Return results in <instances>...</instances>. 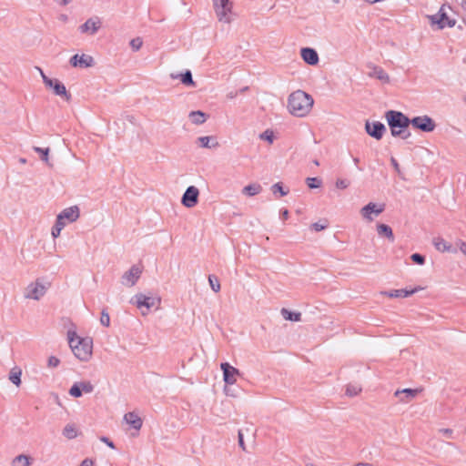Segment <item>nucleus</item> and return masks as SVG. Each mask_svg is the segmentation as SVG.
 <instances>
[{"instance_id":"obj_29","label":"nucleus","mask_w":466,"mask_h":466,"mask_svg":"<svg viewBox=\"0 0 466 466\" xmlns=\"http://www.w3.org/2000/svg\"><path fill=\"white\" fill-rule=\"evenodd\" d=\"M190 121L195 125H201L207 121V115L200 111H191L188 115Z\"/></svg>"},{"instance_id":"obj_45","label":"nucleus","mask_w":466,"mask_h":466,"mask_svg":"<svg viewBox=\"0 0 466 466\" xmlns=\"http://www.w3.org/2000/svg\"><path fill=\"white\" fill-rule=\"evenodd\" d=\"M60 364V360L56 356H50L47 359V366L49 368H56Z\"/></svg>"},{"instance_id":"obj_11","label":"nucleus","mask_w":466,"mask_h":466,"mask_svg":"<svg viewBox=\"0 0 466 466\" xmlns=\"http://www.w3.org/2000/svg\"><path fill=\"white\" fill-rule=\"evenodd\" d=\"M422 392L421 388L410 389L406 388L402 390H397L394 392V397L400 404H408L414 400Z\"/></svg>"},{"instance_id":"obj_44","label":"nucleus","mask_w":466,"mask_h":466,"mask_svg":"<svg viewBox=\"0 0 466 466\" xmlns=\"http://www.w3.org/2000/svg\"><path fill=\"white\" fill-rule=\"evenodd\" d=\"M410 258L413 262L419 264V265H423L425 263V258L420 255V254H418V253H414L410 256Z\"/></svg>"},{"instance_id":"obj_43","label":"nucleus","mask_w":466,"mask_h":466,"mask_svg":"<svg viewBox=\"0 0 466 466\" xmlns=\"http://www.w3.org/2000/svg\"><path fill=\"white\" fill-rule=\"evenodd\" d=\"M100 323L105 327H109L110 325V317L106 310L101 312Z\"/></svg>"},{"instance_id":"obj_25","label":"nucleus","mask_w":466,"mask_h":466,"mask_svg":"<svg viewBox=\"0 0 466 466\" xmlns=\"http://www.w3.org/2000/svg\"><path fill=\"white\" fill-rule=\"evenodd\" d=\"M262 191V187L258 183H251L245 186L241 192L246 197H254L258 195Z\"/></svg>"},{"instance_id":"obj_37","label":"nucleus","mask_w":466,"mask_h":466,"mask_svg":"<svg viewBox=\"0 0 466 466\" xmlns=\"http://www.w3.org/2000/svg\"><path fill=\"white\" fill-rule=\"evenodd\" d=\"M306 183L309 188H318L321 186L322 181L319 177H308Z\"/></svg>"},{"instance_id":"obj_32","label":"nucleus","mask_w":466,"mask_h":466,"mask_svg":"<svg viewBox=\"0 0 466 466\" xmlns=\"http://www.w3.org/2000/svg\"><path fill=\"white\" fill-rule=\"evenodd\" d=\"M63 435L68 440L76 439L78 436V430L75 424L68 423L63 429Z\"/></svg>"},{"instance_id":"obj_15","label":"nucleus","mask_w":466,"mask_h":466,"mask_svg":"<svg viewBox=\"0 0 466 466\" xmlns=\"http://www.w3.org/2000/svg\"><path fill=\"white\" fill-rule=\"evenodd\" d=\"M199 190L195 186L188 187L182 196L181 203L187 208H194L198 201Z\"/></svg>"},{"instance_id":"obj_14","label":"nucleus","mask_w":466,"mask_h":466,"mask_svg":"<svg viewBox=\"0 0 466 466\" xmlns=\"http://www.w3.org/2000/svg\"><path fill=\"white\" fill-rule=\"evenodd\" d=\"M410 124L413 127L420 129L423 132H431L435 129V123L428 116H416L410 119Z\"/></svg>"},{"instance_id":"obj_46","label":"nucleus","mask_w":466,"mask_h":466,"mask_svg":"<svg viewBox=\"0 0 466 466\" xmlns=\"http://www.w3.org/2000/svg\"><path fill=\"white\" fill-rule=\"evenodd\" d=\"M439 433L443 435L444 437L448 438V439H452L453 438V431L451 429H440L439 431Z\"/></svg>"},{"instance_id":"obj_35","label":"nucleus","mask_w":466,"mask_h":466,"mask_svg":"<svg viewBox=\"0 0 466 466\" xmlns=\"http://www.w3.org/2000/svg\"><path fill=\"white\" fill-rule=\"evenodd\" d=\"M271 191L274 195H277L279 193L280 197H284L289 193V189L285 188L282 183L279 182L272 185Z\"/></svg>"},{"instance_id":"obj_50","label":"nucleus","mask_w":466,"mask_h":466,"mask_svg":"<svg viewBox=\"0 0 466 466\" xmlns=\"http://www.w3.org/2000/svg\"><path fill=\"white\" fill-rule=\"evenodd\" d=\"M311 228L316 230V231H320V230H323L327 228V225H321L319 223H313L311 225Z\"/></svg>"},{"instance_id":"obj_49","label":"nucleus","mask_w":466,"mask_h":466,"mask_svg":"<svg viewBox=\"0 0 466 466\" xmlns=\"http://www.w3.org/2000/svg\"><path fill=\"white\" fill-rule=\"evenodd\" d=\"M100 441L104 443H106L109 448L115 449V445L113 441H111L107 437H101Z\"/></svg>"},{"instance_id":"obj_17","label":"nucleus","mask_w":466,"mask_h":466,"mask_svg":"<svg viewBox=\"0 0 466 466\" xmlns=\"http://www.w3.org/2000/svg\"><path fill=\"white\" fill-rule=\"evenodd\" d=\"M220 369L223 371V380L227 384L233 385L237 382L238 377L240 375L237 368L228 362H223L220 364Z\"/></svg>"},{"instance_id":"obj_47","label":"nucleus","mask_w":466,"mask_h":466,"mask_svg":"<svg viewBox=\"0 0 466 466\" xmlns=\"http://www.w3.org/2000/svg\"><path fill=\"white\" fill-rule=\"evenodd\" d=\"M456 245L458 246L461 252L466 256V242L459 239L456 241Z\"/></svg>"},{"instance_id":"obj_40","label":"nucleus","mask_w":466,"mask_h":466,"mask_svg":"<svg viewBox=\"0 0 466 466\" xmlns=\"http://www.w3.org/2000/svg\"><path fill=\"white\" fill-rule=\"evenodd\" d=\"M82 390L80 389V387L78 386V384L76 382L75 384H73V386L70 388L69 390V394L72 396V397H75V398H79L82 396Z\"/></svg>"},{"instance_id":"obj_8","label":"nucleus","mask_w":466,"mask_h":466,"mask_svg":"<svg viewBox=\"0 0 466 466\" xmlns=\"http://www.w3.org/2000/svg\"><path fill=\"white\" fill-rule=\"evenodd\" d=\"M36 69L38 70L46 88L51 89L56 96L64 98L66 101L70 100L71 96L62 82L56 78L48 77L40 67H36Z\"/></svg>"},{"instance_id":"obj_23","label":"nucleus","mask_w":466,"mask_h":466,"mask_svg":"<svg viewBox=\"0 0 466 466\" xmlns=\"http://www.w3.org/2000/svg\"><path fill=\"white\" fill-rule=\"evenodd\" d=\"M435 248L440 252H455L452 246L442 238H436L433 239Z\"/></svg>"},{"instance_id":"obj_41","label":"nucleus","mask_w":466,"mask_h":466,"mask_svg":"<svg viewBox=\"0 0 466 466\" xmlns=\"http://www.w3.org/2000/svg\"><path fill=\"white\" fill-rule=\"evenodd\" d=\"M259 137L262 139V140H266L268 141L269 144H272L273 141H274V135H273V132L271 130H268L267 129L266 131H264L262 134H260Z\"/></svg>"},{"instance_id":"obj_30","label":"nucleus","mask_w":466,"mask_h":466,"mask_svg":"<svg viewBox=\"0 0 466 466\" xmlns=\"http://www.w3.org/2000/svg\"><path fill=\"white\" fill-rule=\"evenodd\" d=\"M22 370L19 367H14L9 372L8 379L16 387L21 385Z\"/></svg>"},{"instance_id":"obj_6","label":"nucleus","mask_w":466,"mask_h":466,"mask_svg":"<svg viewBox=\"0 0 466 466\" xmlns=\"http://www.w3.org/2000/svg\"><path fill=\"white\" fill-rule=\"evenodd\" d=\"M213 6L218 22L230 24L234 20L236 14L233 0H213Z\"/></svg>"},{"instance_id":"obj_21","label":"nucleus","mask_w":466,"mask_h":466,"mask_svg":"<svg viewBox=\"0 0 466 466\" xmlns=\"http://www.w3.org/2000/svg\"><path fill=\"white\" fill-rule=\"evenodd\" d=\"M123 419L127 424H128L131 428H133L137 431H140V429L142 428L143 420L138 416V414L134 411L126 413L124 415Z\"/></svg>"},{"instance_id":"obj_10","label":"nucleus","mask_w":466,"mask_h":466,"mask_svg":"<svg viewBox=\"0 0 466 466\" xmlns=\"http://www.w3.org/2000/svg\"><path fill=\"white\" fill-rule=\"evenodd\" d=\"M384 204L370 202L361 208L360 213L364 220L372 222L375 218L379 217L384 211Z\"/></svg>"},{"instance_id":"obj_24","label":"nucleus","mask_w":466,"mask_h":466,"mask_svg":"<svg viewBox=\"0 0 466 466\" xmlns=\"http://www.w3.org/2000/svg\"><path fill=\"white\" fill-rule=\"evenodd\" d=\"M376 228H377L378 235L380 237H385L391 242L394 241V234H393L392 228L390 226H388L386 224L380 223V224H377Z\"/></svg>"},{"instance_id":"obj_2","label":"nucleus","mask_w":466,"mask_h":466,"mask_svg":"<svg viewBox=\"0 0 466 466\" xmlns=\"http://www.w3.org/2000/svg\"><path fill=\"white\" fill-rule=\"evenodd\" d=\"M67 339L69 347L76 359L88 361L92 357L93 340L89 337L82 338L74 329H68Z\"/></svg>"},{"instance_id":"obj_34","label":"nucleus","mask_w":466,"mask_h":466,"mask_svg":"<svg viewBox=\"0 0 466 466\" xmlns=\"http://www.w3.org/2000/svg\"><path fill=\"white\" fill-rule=\"evenodd\" d=\"M33 149L35 152L40 154L41 159L45 163L49 164V151H50L49 147L42 148L39 147H34Z\"/></svg>"},{"instance_id":"obj_26","label":"nucleus","mask_w":466,"mask_h":466,"mask_svg":"<svg viewBox=\"0 0 466 466\" xmlns=\"http://www.w3.org/2000/svg\"><path fill=\"white\" fill-rule=\"evenodd\" d=\"M369 76L383 83L390 82V76L380 66H374Z\"/></svg>"},{"instance_id":"obj_18","label":"nucleus","mask_w":466,"mask_h":466,"mask_svg":"<svg viewBox=\"0 0 466 466\" xmlns=\"http://www.w3.org/2000/svg\"><path fill=\"white\" fill-rule=\"evenodd\" d=\"M365 129L370 137L378 140H380L383 137V134L386 131L385 126L378 121L371 123L367 122L365 125Z\"/></svg>"},{"instance_id":"obj_52","label":"nucleus","mask_w":466,"mask_h":466,"mask_svg":"<svg viewBox=\"0 0 466 466\" xmlns=\"http://www.w3.org/2000/svg\"><path fill=\"white\" fill-rule=\"evenodd\" d=\"M73 0H55V2L60 5V6H65V5H67L69 3H71Z\"/></svg>"},{"instance_id":"obj_3","label":"nucleus","mask_w":466,"mask_h":466,"mask_svg":"<svg viewBox=\"0 0 466 466\" xmlns=\"http://www.w3.org/2000/svg\"><path fill=\"white\" fill-rule=\"evenodd\" d=\"M385 117L393 137H400L406 139L410 136L408 130L410 120L404 114L399 111L390 110L386 113Z\"/></svg>"},{"instance_id":"obj_48","label":"nucleus","mask_w":466,"mask_h":466,"mask_svg":"<svg viewBox=\"0 0 466 466\" xmlns=\"http://www.w3.org/2000/svg\"><path fill=\"white\" fill-rule=\"evenodd\" d=\"M238 445H239V447L243 451H246V445H245V442H244V437H243L242 431H238Z\"/></svg>"},{"instance_id":"obj_53","label":"nucleus","mask_w":466,"mask_h":466,"mask_svg":"<svg viewBox=\"0 0 466 466\" xmlns=\"http://www.w3.org/2000/svg\"><path fill=\"white\" fill-rule=\"evenodd\" d=\"M390 162L394 167V169L399 173L400 172V166L397 160L394 157H391Z\"/></svg>"},{"instance_id":"obj_55","label":"nucleus","mask_w":466,"mask_h":466,"mask_svg":"<svg viewBox=\"0 0 466 466\" xmlns=\"http://www.w3.org/2000/svg\"><path fill=\"white\" fill-rule=\"evenodd\" d=\"M61 19H62L63 21H66V20L67 19V16H66V15H61Z\"/></svg>"},{"instance_id":"obj_27","label":"nucleus","mask_w":466,"mask_h":466,"mask_svg":"<svg viewBox=\"0 0 466 466\" xmlns=\"http://www.w3.org/2000/svg\"><path fill=\"white\" fill-rule=\"evenodd\" d=\"M170 76L172 79L180 78L181 83L185 86H196V83L193 81L192 74L189 70L180 75L171 74Z\"/></svg>"},{"instance_id":"obj_13","label":"nucleus","mask_w":466,"mask_h":466,"mask_svg":"<svg viewBox=\"0 0 466 466\" xmlns=\"http://www.w3.org/2000/svg\"><path fill=\"white\" fill-rule=\"evenodd\" d=\"M102 27V21L99 17L94 16L88 18L83 25L78 27V30L83 35H94Z\"/></svg>"},{"instance_id":"obj_54","label":"nucleus","mask_w":466,"mask_h":466,"mask_svg":"<svg viewBox=\"0 0 466 466\" xmlns=\"http://www.w3.org/2000/svg\"><path fill=\"white\" fill-rule=\"evenodd\" d=\"M281 218L284 220H286L289 218V210L288 209H284L281 211Z\"/></svg>"},{"instance_id":"obj_1","label":"nucleus","mask_w":466,"mask_h":466,"mask_svg":"<svg viewBox=\"0 0 466 466\" xmlns=\"http://www.w3.org/2000/svg\"><path fill=\"white\" fill-rule=\"evenodd\" d=\"M314 106V98L307 92L298 89L288 96L287 109L289 113L296 117L309 116Z\"/></svg>"},{"instance_id":"obj_9","label":"nucleus","mask_w":466,"mask_h":466,"mask_svg":"<svg viewBox=\"0 0 466 466\" xmlns=\"http://www.w3.org/2000/svg\"><path fill=\"white\" fill-rule=\"evenodd\" d=\"M131 302L134 303L137 309H141L143 315H147L151 309L159 308L161 299L159 297H150L138 293L134 296Z\"/></svg>"},{"instance_id":"obj_19","label":"nucleus","mask_w":466,"mask_h":466,"mask_svg":"<svg viewBox=\"0 0 466 466\" xmlns=\"http://www.w3.org/2000/svg\"><path fill=\"white\" fill-rule=\"evenodd\" d=\"M197 145L201 148L216 149L220 147V144L215 136L199 137L196 140Z\"/></svg>"},{"instance_id":"obj_7","label":"nucleus","mask_w":466,"mask_h":466,"mask_svg":"<svg viewBox=\"0 0 466 466\" xmlns=\"http://www.w3.org/2000/svg\"><path fill=\"white\" fill-rule=\"evenodd\" d=\"M50 287L48 281L43 279H37L30 282L24 290V298L32 300H40L46 293Z\"/></svg>"},{"instance_id":"obj_57","label":"nucleus","mask_w":466,"mask_h":466,"mask_svg":"<svg viewBox=\"0 0 466 466\" xmlns=\"http://www.w3.org/2000/svg\"><path fill=\"white\" fill-rule=\"evenodd\" d=\"M20 162H21V163H25V158H22V159H20Z\"/></svg>"},{"instance_id":"obj_36","label":"nucleus","mask_w":466,"mask_h":466,"mask_svg":"<svg viewBox=\"0 0 466 466\" xmlns=\"http://www.w3.org/2000/svg\"><path fill=\"white\" fill-rule=\"evenodd\" d=\"M80 387L82 392L91 393L94 390V385L90 381H79L76 382Z\"/></svg>"},{"instance_id":"obj_42","label":"nucleus","mask_w":466,"mask_h":466,"mask_svg":"<svg viewBox=\"0 0 466 466\" xmlns=\"http://www.w3.org/2000/svg\"><path fill=\"white\" fill-rule=\"evenodd\" d=\"M350 180L346 178H338L335 182V186L339 189H346L350 186Z\"/></svg>"},{"instance_id":"obj_31","label":"nucleus","mask_w":466,"mask_h":466,"mask_svg":"<svg viewBox=\"0 0 466 466\" xmlns=\"http://www.w3.org/2000/svg\"><path fill=\"white\" fill-rule=\"evenodd\" d=\"M362 391V387L359 383H349L345 386V394L348 397H356Z\"/></svg>"},{"instance_id":"obj_51","label":"nucleus","mask_w":466,"mask_h":466,"mask_svg":"<svg viewBox=\"0 0 466 466\" xmlns=\"http://www.w3.org/2000/svg\"><path fill=\"white\" fill-rule=\"evenodd\" d=\"M79 466H95V462L93 460L86 458L84 461H82Z\"/></svg>"},{"instance_id":"obj_56","label":"nucleus","mask_w":466,"mask_h":466,"mask_svg":"<svg viewBox=\"0 0 466 466\" xmlns=\"http://www.w3.org/2000/svg\"><path fill=\"white\" fill-rule=\"evenodd\" d=\"M314 164H315L316 166H319V161H318V160H315V161H314Z\"/></svg>"},{"instance_id":"obj_39","label":"nucleus","mask_w":466,"mask_h":466,"mask_svg":"<svg viewBox=\"0 0 466 466\" xmlns=\"http://www.w3.org/2000/svg\"><path fill=\"white\" fill-rule=\"evenodd\" d=\"M208 282L214 292L218 293L220 290V283L216 278L209 276Z\"/></svg>"},{"instance_id":"obj_12","label":"nucleus","mask_w":466,"mask_h":466,"mask_svg":"<svg viewBox=\"0 0 466 466\" xmlns=\"http://www.w3.org/2000/svg\"><path fill=\"white\" fill-rule=\"evenodd\" d=\"M142 274V267L139 265H133L127 271H126L122 278L121 283L126 287H133L140 279Z\"/></svg>"},{"instance_id":"obj_28","label":"nucleus","mask_w":466,"mask_h":466,"mask_svg":"<svg viewBox=\"0 0 466 466\" xmlns=\"http://www.w3.org/2000/svg\"><path fill=\"white\" fill-rule=\"evenodd\" d=\"M33 459L25 454L15 456L12 461L11 466H31Z\"/></svg>"},{"instance_id":"obj_22","label":"nucleus","mask_w":466,"mask_h":466,"mask_svg":"<svg viewBox=\"0 0 466 466\" xmlns=\"http://www.w3.org/2000/svg\"><path fill=\"white\" fill-rule=\"evenodd\" d=\"M420 289H414L411 290L407 289H392L389 291L381 292L382 295L387 296L389 298H407L412 294H414Z\"/></svg>"},{"instance_id":"obj_38","label":"nucleus","mask_w":466,"mask_h":466,"mask_svg":"<svg viewBox=\"0 0 466 466\" xmlns=\"http://www.w3.org/2000/svg\"><path fill=\"white\" fill-rule=\"evenodd\" d=\"M129 46L133 51H138L143 46V40L141 37H136L130 40Z\"/></svg>"},{"instance_id":"obj_4","label":"nucleus","mask_w":466,"mask_h":466,"mask_svg":"<svg viewBox=\"0 0 466 466\" xmlns=\"http://www.w3.org/2000/svg\"><path fill=\"white\" fill-rule=\"evenodd\" d=\"M80 218V208L78 206H71L64 208L56 215L54 226L51 228V236L54 239L57 238L61 231L67 224L76 222Z\"/></svg>"},{"instance_id":"obj_16","label":"nucleus","mask_w":466,"mask_h":466,"mask_svg":"<svg viewBox=\"0 0 466 466\" xmlns=\"http://www.w3.org/2000/svg\"><path fill=\"white\" fill-rule=\"evenodd\" d=\"M69 63L71 66L76 67V68H88L92 67L95 65V60L92 56L82 54L74 55L70 60Z\"/></svg>"},{"instance_id":"obj_5","label":"nucleus","mask_w":466,"mask_h":466,"mask_svg":"<svg viewBox=\"0 0 466 466\" xmlns=\"http://www.w3.org/2000/svg\"><path fill=\"white\" fill-rule=\"evenodd\" d=\"M453 11L449 5H442L437 14L429 15L428 18L431 25H435L437 29L453 27L456 25V19L451 15Z\"/></svg>"},{"instance_id":"obj_33","label":"nucleus","mask_w":466,"mask_h":466,"mask_svg":"<svg viewBox=\"0 0 466 466\" xmlns=\"http://www.w3.org/2000/svg\"><path fill=\"white\" fill-rule=\"evenodd\" d=\"M280 314L286 320H290V321H294V322H299L301 320V313L300 312H292V311L289 310L288 309L283 308L280 310Z\"/></svg>"},{"instance_id":"obj_20","label":"nucleus","mask_w":466,"mask_h":466,"mask_svg":"<svg viewBox=\"0 0 466 466\" xmlns=\"http://www.w3.org/2000/svg\"><path fill=\"white\" fill-rule=\"evenodd\" d=\"M300 56L305 63L315 66L319 63V58L317 51L310 47H304L300 50Z\"/></svg>"}]
</instances>
